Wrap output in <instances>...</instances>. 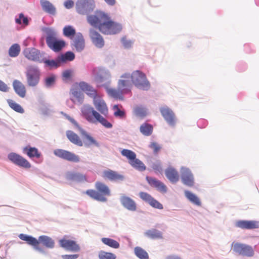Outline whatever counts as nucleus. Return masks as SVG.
<instances>
[{
	"label": "nucleus",
	"instance_id": "54",
	"mask_svg": "<svg viewBox=\"0 0 259 259\" xmlns=\"http://www.w3.org/2000/svg\"><path fill=\"white\" fill-rule=\"evenodd\" d=\"M121 154L122 156L126 157L129 159V161L134 160L136 157V153L132 150L128 149H123L121 151Z\"/></svg>",
	"mask_w": 259,
	"mask_h": 259
},
{
	"label": "nucleus",
	"instance_id": "3",
	"mask_svg": "<svg viewBox=\"0 0 259 259\" xmlns=\"http://www.w3.org/2000/svg\"><path fill=\"white\" fill-rule=\"evenodd\" d=\"M81 112L82 117L90 123H96L98 122L106 128H110L112 127L110 122L90 105H83L81 108Z\"/></svg>",
	"mask_w": 259,
	"mask_h": 259
},
{
	"label": "nucleus",
	"instance_id": "38",
	"mask_svg": "<svg viewBox=\"0 0 259 259\" xmlns=\"http://www.w3.org/2000/svg\"><path fill=\"white\" fill-rule=\"evenodd\" d=\"M134 114L141 118H144L149 113L148 109L144 106H137L134 109Z\"/></svg>",
	"mask_w": 259,
	"mask_h": 259
},
{
	"label": "nucleus",
	"instance_id": "52",
	"mask_svg": "<svg viewBox=\"0 0 259 259\" xmlns=\"http://www.w3.org/2000/svg\"><path fill=\"white\" fill-rule=\"evenodd\" d=\"M56 79V76L53 74H52L46 77L44 80L46 87L48 88L52 87L55 84Z\"/></svg>",
	"mask_w": 259,
	"mask_h": 259
},
{
	"label": "nucleus",
	"instance_id": "26",
	"mask_svg": "<svg viewBox=\"0 0 259 259\" xmlns=\"http://www.w3.org/2000/svg\"><path fill=\"white\" fill-rule=\"evenodd\" d=\"M13 87L15 93L20 97L24 98L26 91L24 84L20 80L15 79L13 82Z\"/></svg>",
	"mask_w": 259,
	"mask_h": 259
},
{
	"label": "nucleus",
	"instance_id": "8",
	"mask_svg": "<svg viewBox=\"0 0 259 259\" xmlns=\"http://www.w3.org/2000/svg\"><path fill=\"white\" fill-rule=\"evenodd\" d=\"M96 7L94 0H77L75 4V8L77 13L82 15H87V17L91 15Z\"/></svg>",
	"mask_w": 259,
	"mask_h": 259
},
{
	"label": "nucleus",
	"instance_id": "18",
	"mask_svg": "<svg viewBox=\"0 0 259 259\" xmlns=\"http://www.w3.org/2000/svg\"><path fill=\"white\" fill-rule=\"evenodd\" d=\"M139 196L145 202L148 203L153 208L162 209L163 207L162 204L152 197L150 194L146 192H140Z\"/></svg>",
	"mask_w": 259,
	"mask_h": 259
},
{
	"label": "nucleus",
	"instance_id": "6",
	"mask_svg": "<svg viewBox=\"0 0 259 259\" xmlns=\"http://www.w3.org/2000/svg\"><path fill=\"white\" fill-rule=\"evenodd\" d=\"M27 85L30 87H36L40 81L41 71L39 68L34 65H30L26 68L25 72Z\"/></svg>",
	"mask_w": 259,
	"mask_h": 259
},
{
	"label": "nucleus",
	"instance_id": "56",
	"mask_svg": "<svg viewBox=\"0 0 259 259\" xmlns=\"http://www.w3.org/2000/svg\"><path fill=\"white\" fill-rule=\"evenodd\" d=\"M151 167L155 171L160 172L162 171L161 163L158 161H156L153 162L151 165Z\"/></svg>",
	"mask_w": 259,
	"mask_h": 259
},
{
	"label": "nucleus",
	"instance_id": "34",
	"mask_svg": "<svg viewBox=\"0 0 259 259\" xmlns=\"http://www.w3.org/2000/svg\"><path fill=\"white\" fill-rule=\"evenodd\" d=\"M66 136L69 141L72 143L79 146H82L83 143L82 141L80 140L78 135L74 133L73 132L71 131H67L66 132Z\"/></svg>",
	"mask_w": 259,
	"mask_h": 259
},
{
	"label": "nucleus",
	"instance_id": "61",
	"mask_svg": "<svg viewBox=\"0 0 259 259\" xmlns=\"http://www.w3.org/2000/svg\"><path fill=\"white\" fill-rule=\"evenodd\" d=\"M79 256L78 254H64L62 255L61 257L63 259H77Z\"/></svg>",
	"mask_w": 259,
	"mask_h": 259
},
{
	"label": "nucleus",
	"instance_id": "4",
	"mask_svg": "<svg viewBox=\"0 0 259 259\" xmlns=\"http://www.w3.org/2000/svg\"><path fill=\"white\" fill-rule=\"evenodd\" d=\"M95 187L97 191L90 189L85 192V194L91 198L97 201L105 202L107 201L106 196L110 195V190L109 187L105 184L97 182L95 184Z\"/></svg>",
	"mask_w": 259,
	"mask_h": 259
},
{
	"label": "nucleus",
	"instance_id": "41",
	"mask_svg": "<svg viewBox=\"0 0 259 259\" xmlns=\"http://www.w3.org/2000/svg\"><path fill=\"white\" fill-rule=\"evenodd\" d=\"M45 63L48 66L51 68H57L60 66L61 61L60 60L59 57L58 56L56 60H47L45 57H43V61L42 63Z\"/></svg>",
	"mask_w": 259,
	"mask_h": 259
},
{
	"label": "nucleus",
	"instance_id": "28",
	"mask_svg": "<svg viewBox=\"0 0 259 259\" xmlns=\"http://www.w3.org/2000/svg\"><path fill=\"white\" fill-rule=\"evenodd\" d=\"M103 177L110 181H121L124 179L123 175L118 174L117 171L112 170H106L103 171Z\"/></svg>",
	"mask_w": 259,
	"mask_h": 259
},
{
	"label": "nucleus",
	"instance_id": "33",
	"mask_svg": "<svg viewBox=\"0 0 259 259\" xmlns=\"http://www.w3.org/2000/svg\"><path fill=\"white\" fill-rule=\"evenodd\" d=\"M23 153L27 154V155L30 158L33 157L39 158L41 154L38 152V149L35 147H31L30 146H26L23 148Z\"/></svg>",
	"mask_w": 259,
	"mask_h": 259
},
{
	"label": "nucleus",
	"instance_id": "43",
	"mask_svg": "<svg viewBox=\"0 0 259 259\" xmlns=\"http://www.w3.org/2000/svg\"><path fill=\"white\" fill-rule=\"evenodd\" d=\"M101 241L105 245L113 248L117 249L119 247V243L116 240L109 238H102Z\"/></svg>",
	"mask_w": 259,
	"mask_h": 259
},
{
	"label": "nucleus",
	"instance_id": "20",
	"mask_svg": "<svg viewBox=\"0 0 259 259\" xmlns=\"http://www.w3.org/2000/svg\"><path fill=\"white\" fill-rule=\"evenodd\" d=\"M120 202L122 206L128 210L135 211L137 209V204L131 198L122 194L120 197Z\"/></svg>",
	"mask_w": 259,
	"mask_h": 259
},
{
	"label": "nucleus",
	"instance_id": "16",
	"mask_svg": "<svg viewBox=\"0 0 259 259\" xmlns=\"http://www.w3.org/2000/svg\"><path fill=\"white\" fill-rule=\"evenodd\" d=\"M60 246L66 250L78 252L80 250L79 245L74 240L61 239L59 241Z\"/></svg>",
	"mask_w": 259,
	"mask_h": 259
},
{
	"label": "nucleus",
	"instance_id": "59",
	"mask_svg": "<svg viewBox=\"0 0 259 259\" xmlns=\"http://www.w3.org/2000/svg\"><path fill=\"white\" fill-rule=\"evenodd\" d=\"M9 88L2 80H0V91L3 92H7L9 91Z\"/></svg>",
	"mask_w": 259,
	"mask_h": 259
},
{
	"label": "nucleus",
	"instance_id": "25",
	"mask_svg": "<svg viewBox=\"0 0 259 259\" xmlns=\"http://www.w3.org/2000/svg\"><path fill=\"white\" fill-rule=\"evenodd\" d=\"M146 180L148 184L151 186L155 188L157 191L162 193L166 192L167 188L166 186L159 180L150 177H146Z\"/></svg>",
	"mask_w": 259,
	"mask_h": 259
},
{
	"label": "nucleus",
	"instance_id": "24",
	"mask_svg": "<svg viewBox=\"0 0 259 259\" xmlns=\"http://www.w3.org/2000/svg\"><path fill=\"white\" fill-rule=\"evenodd\" d=\"M94 105L96 109L102 114L106 116L108 113V107L104 100L100 96L96 97L94 100Z\"/></svg>",
	"mask_w": 259,
	"mask_h": 259
},
{
	"label": "nucleus",
	"instance_id": "53",
	"mask_svg": "<svg viewBox=\"0 0 259 259\" xmlns=\"http://www.w3.org/2000/svg\"><path fill=\"white\" fill-rule=\"evenodd\" d=\"M99 259H116V255L111 252L101 250L98 254Z\"/></svg>",
	"mask_w": 259,
	"mask_h": 259
},
{
	"label": "nucleus",
	"instance_id": "12",
	"mask_svg": "<svg viewBox=\"0 0 259 259\" xmlns=\"http://www.w3.org/2000/svg\"><path fill=\"white\" fill-rule=\"evenodd\" d=\"M8 158L12 163L20 167L24 168H29L31 167V164L25 158L20 155L15 153L11 152L8 154Z\"/></svg>",
	"mask_w": 259,
	"mask_h": 259
},
{
	"label": "nucleus",
	"instance_id": "58",
	"mask_svg": "<svg viewBox=\"0 0 259 259\" xmlns=\"http://www.w3.org/2000/svg\"><path fill=\"white\" fill-rule=\"evenodd\" d=\"M71 71L70 70H66L62 73V78L63 80H68L70 78L71 75Z\"/></svg>",
	"mask_w": 259,
	"mask_h": 259
},
{
	"label": "nucleus",
	"instance_id": "22",
	"mask_svg": "<svg viewBox=\"0 0 259 259\" xmlns=\"http://www.w3.org/2000/svg\"><path fill=\"white\" fill-rule=\"evenodd\" d=\"M90 37L93 44L98 48H102L105 44L101 35L93 29L90 30Z\"/></svg>",
	"mask_w": 259,
	"mask_h": 259
},
{
	"label": "nucleus",
	"instance_id": "15",
	"mask_svg": "<svg viewBox=\"0 0 259 259\" xmlns=\"http://www.w3.org/2000/svg\"><path fill=\"white\" fill-rule=\"evenodd\" d=\"M54 154L57 157L70 162H78L80 161L79 157L70 151L61 149L54 151Z\"/></svg>",
	"mask_w": 259,
	"mask_h": 259
},
{
	"label": "nucleus",
	"instance_id": "5",
	"mask_svg": "<svg viewBox=\"0 0 259 259\" xmlns=\"http://www.w3.org/2000/svg\"><path fill=\"white\" fill-rule=\"evenodd\" d=\"M131 79L133 85L137 89L143 91H148L151 84L145 73L141 70H135L131 73Z\"/></svg>",
	"mask_w": 259,
	"mask_h": 259
},
{
	"label": "nucleus",
	"instance_id": "14",
	"mask_svg": "<svg viewBox=\"0 0 259 259\" xmlns=\"http://www.w3.org/2000/svg\"><path fill=\"white\" fill-rule=\"evenodd\" d=\"M159 110L167 124L171 127H174L176 123V117L173 111L167 106L161 107Z\"/></svg>",
	"mask_w": 259,
	"mask_h": 259
},
{
	"label": "nucleus",
	"instance_id": "32",
	"mask_svg": "<svg viewBox=\"0 0 259 259\" xmlns=\"http://www.w3.org/2000/svg\"><path fill=\"white\" fill-rule=\"evenodd\" d=\"M67 179L77 182H81L86 181L85 176L78 172H68L66 175Z\"/></svg>",
	"mask_w": 259,
	"mask_h": 259
},
{
	"label": "nucleus",
	"instance_id": "55",
	"mask_svg": "<svg viewBox=\"0 0 259 259\" xmlns=\"http://www.w3.org/2000/svg\"><path fill=\"white\" fill-rule=\"evenodd\" d=\"M121 42L123 47L126 49L131 48L134 44V41L132 40L128 39L126 37H123L121 39Z\"/></svg>",
	"mask_w": 259,
	"mask_h": 259
},
{
	"label": "nucleus",
	"instance_id": "2",
	"mask_svg": "<svg viewBox=\"0 0 259 259\" xmlns=\"http://www.w3.org/2000/svg\"><path fill=\"white\" fill-rule=\"evenodd\" d=\"M41 30L46 35V41L48 47L53 51L59 52L65 46V41L58 38V33L54 28L45 27Z\"/></svg>",
	"mask_w": 259,
	"mask_h": 259
},
{
	"label": "nucleus",
	"instance_id": "62",
	"mask_svg": "<svg viewBox=\"0 0 259 259\" xmlns=\"http://www.w3.org/2000/svg\"><path fill=\"white\" fill-rule=\"evenodd\" d=\"M39 243H40V242L37 239V243L35 245H32V246L35 250L39 251V252H40L41 253L45 254V251L42 247H40L38 246Z\"/></svg>",
	"mask_w": 259,
	"mask_h": 259
},
{
	"label": "nucleus",
	"instance_id": "45",
	"mask_svg": "<svg viewBox=\"0 0 259 259\" xmlns=\"http://www.w3.org/2000/svg\"><path fill=\"white\" fill-rule=\"evenodd\" d=\"M79 132L82 136L89 141V145L94 144L97 147L99 146L98 142L83 129L80 128Z\"/></svg>",
	"mask_w": 259,
	"mask_h": 259
},
{
	"label": "nucleus",
	"instance_id": "35",
	"mask_svg": "<svg viewBox=\"0 0 259 259\" xmlns=\"http://www.w3.org/2000/svg\"><path fill=\"white\" fill-rule=\"evenodd\" d=\"M145 236L152 239L162 238V233L155 229H151L144 232Z\"/></svg>",
	"mask_w": 259,
	"mask_h": 259
},
{
	"label": "nucleus",
	"instance_id": "63",
	"mask_svg": "<svg viewBox=\"0 0 259 259\" xmlns=\"http://www.w3.org/2000/svg\"><path fill=\"white\" fill-rule=\"evenodd\" d=\"M39 243H40V242L37 239V243L35 245H32V246L35 250L39 251V252H40L41 253L45 254V251L42 247H40L38 246Z\"/></svg>",
	"mask_w": 259,
	"mask_h": 259
},
{
	"label": "nucleus",
	"instance_id": "10",
	"mask_svg": "<svg viewBox=\"0 0 259 259\" xmlns=\"http://www.w3.org/2000/svg\"><path fill=\"white\" fill-rule=\"evenodd\" d=\"M130 79L131 73L125 72L120 76V79L118 80L117 88L124 94H128L131 93L133 84Z\"/></svg>",
	"mask_w": 259,
	"mask_h": 259
},
{
	"label": "nucleus",
	"instance_id": "60",
	"mask_svg": "<svg viewBox=\"0 0 259 259\" xmlns=\"http://www.w3.org/2000/svg\"><path fill=\"white\" fill-rule=\"evenodd\" d=\"M74 3L72 0H67L64 3V6L67 9H70L74 6Z\"/></svg>",
	"mask_w": 259,
	"mask_h": 259
},
{
	"label": "nucleus",
	"instance_id": "19",
	"mask_svg": "<svg viewBox=\"0 0 259 259\" xmlns=\"http://www.w3.org/2000/svg\"><path fill=\"white\" fill-rule=\"evenodd\" d=\"M79 89L90 97L93 99V100L98 97L96 90H95L92 85L84 81H80L77 83Z\"/></svg>",
	"mask_w": 259,
	"mask_h": 259
},
{
	"label": "nucleus",
	"instance_id": "50",
	"mask_svg": "<svg viewBox=\"0 0 259 259\" xmlns=\"http://www.w3.org/2000/svg\"><path fill=\"white\" fill-rule=\"evenodd\" d=\"M59 57L61 63H63L73 60L75 58V55L73 52L68 51L64 54H61Z\"/></svg>",
	"mask_w": 259,
	"mask_h": 259
},
{
	"label": "nucleus",
	"instance_id": "49",
	"mask_svg": "<svg viewBox=\"0 0 259 259\" xmlns=\"http://www.w3.org/2000/svg\"><path fill=\"white\" fill-rule=\"evenodd\" d=\"M19 238L23 241H25L30 245H35L37 243V239L35 238L24 234H20Z\"/></svg>",
	"mask_w": 259,
	"mask_h": 259
},
{
	"label": "nucleus",
	"instance_id": "42",
	"mask_svg": "<svg viewBox=\"0 0 259 259\" xmlns=\"http://www.w3.org/2000/svg\"><path fill=\"white\" fill-rule=\"evenodd\" d=\"M134 253L139 259H149L148 253L141 247L137 246L135 247Z\"/></svg>",
	"mask_w": 259,
	"mask_h": 259
},
{
	"label": "nucleus",
	"instance_id": "17",
	"mask_svg": "<svg viewBox=\"0 0 259 259\" xmlns=\"http://www.w3.org/2000/svg\"><path fill=\"white\" fill-rule=\"evenodd\" d=\"M104 83L103 84H100V87H104L109 96L112 97L115 99H118L120 100H123L124 99L123 95L124 94L121 92L120 90L110 88L111 83Z\"/></svg>",
	"mask_w": 259,
	"mask_h": 259
},
{
	"label": "nucleus",
	"instance_id": "23",
	"mask_svg": "<svg viewBox=\"0 0 259 259\" xmlns=\"http://www.w3.org/2000/svg\"><path fill=\"white\" fill-rule=\"evenodd\" d=\"M71 46L77 52H81L85 47L84 39L83 35L80 32L77 33L71 43Z\"/></svg>",
	"mask_w": 259,
	"mask_h": 259
},
{
	"label": "nucleus",
	"instance_id": "31",
	"mask_svg": "<svg viewBox=\"0 0 259 259\" xmlns=\"http://www.w3.org/2000/svg\"><path fill=\"white\" fill-rule=\"evenodd\" d=\"M40 243L48 248H53L55 247V241L50 237L46 235L40 236L37 239Z\"/></svg>",
	"mask_w": 259,
	"mask_h": 259
},
{
	"label": "nucleus",
	"instance_id": "13",
	"mask_svg": "<svg viewBox=\"0 0 259 259\" xmlns=\"http://www.w3.org/2000/svg\"><path fill=\"white\" fill-rule=\"evenodd\" d=\"M180 176L182 182L184 185L190 187L194 186V177L189 168L185 166L181 167L180 169Z\"/></svg>",
	"mask_w": 259,
	"mask_h": 259
},
{
	"label": "nucleus",
	"instance_id": "47",
	"mask_svg": "<svg viewBox=\"0 0 259 259\" xmlns=\"http://www.w3.org/2000/svg\"><path fill=\"white\" fill-rule=\"evenodd\" d=\"M7 102L9 106L14 111L20 113H23L24 112V110L20 105L16 103L12 99H8Z\"/></svg>",
	"mask_w": 259,
	"mask_h": 259
},
{
	"label": "nucleus",
	"instance_id": "7",
	"mask_svg": "<svg viewBox=\"0 0 259 259\" xmlns=\"http://www.w3.org/2000/svg\"><path fill=\"white\" fill-rule=\"evenodd\" d=\"M92 74L94 77L96 82L100 87V84H103V82L111 83V74L110 71L102 67H98L94 68L92 70Z\"/></svg>",
	"mask_w": 259,
	"mask_h": 259
},
{
	"label": "nucleus",
	"instance_id": "21",
	"mask_svg": "<svg viewBox=\"0 0 259 259\" xmlns=\"http://www.w3.org/2000/svg\"><path fill=\"white\" fill-rule=\"evenodd\" d=\"M235 226L242 229L250 230L259 228V222L256 221L239 220L236 221Z\"/></svg>",
	"mask_w": 259,
	"mask_h": 259
},
{
	"label": "nucleus",
	"instance_id": "29",
	"mask_svg": "<svg viewBox=\"0 0 259 259\" xmlns=\"http://www.w3.org/2000/svg\"><path fill=\"white\" fill-rule=\"evenodd\" d=\"M40 5L42 10L46 13L55 15L56 13V9L55 7L48 0H40Z\"/></svg>",
	"mask_w": 259,
	"mask_h": 259
},
{
	"label": "nucleus",
	"instance_id": "64",
	"mask_svg": "<svg viewBox=\"0 0 259 259\" xmlns=\"http://www.w3.org/2000/svg\"><path fill=\"white\" fill-rule=\"evenodd\" d=\"M198 126L200 128L205 127L207 124V122L204 119H200L197 122Z\"/></svg>",
	"mask_w": 259,
	"mask_h": 259
},
{
	"label": "nucleus",
	"instance_id": "36",
	"mask_svg": "<svg viewBox=\"0 0 259 259\" xmlns=\"http://www.w3.org/2000/svg\"><path fill=\"white\" fill-rule=\"evenodd\" d=\"M184 194L187 199L191 203L197 206L201 205V201L200 199L195 194L193 193L189 190L185 191Z\"/></svg>",
	"mask_w": 259,
	"mask_h": 259
},
{
	"label": "nucleus",
	"instance_id": "51",
	"mask_svg": "<svg viewBox=\"0 0 259 259\" xmlns=\"http://www.w3.org/2000/svg\"><path fill=\"white\" fill-rule=\"evenodd\" d=\"M63 33L65 37L72 38L76 34V31L73 26L66 25L63 29Z\"/></svg>",
	"mask_w": 259,
	"mask_h": 259
},
{
	"label": "nucleus",
	"instance_id": "9",
	"mask_svg": "<svg viewBox=\"0 0 259 259\" xmlns=\"http://www.w3.org/2000/svg\"><path fill=\"white\" fill-rule=\"evenodd\" d=\"M232 248L236 254L243 256L252 257L254 254L253 247L244 243L233 242Z\"/></svg>",
	"mask_w": 259,
	"mask_h": 259
},
{
	"label": "nucleus",
	"instance_id": "1",
	"mask_svg": "<svg viewBox=\"0 0 259 259\" xmlns=\"http://www.w3.org/2000/svg\"><path fill=\"white\" fill-rule=\"evenodd\" d=\"M88 22L92 26L98 28L105 34H115L121 30L122 25L110 20L109 16L101 11H96L95 13L89 16Z\"/></svg>",
	"mask_w": 259,
	"mask_h": 259
},
{
	"label": "nucleus",
	"instance_id": "11",
	"mask_svg": "<svg viewBox=\"0 0 259 259\" xmlns=\"http://www.w3.org/2000/svg\"><path fill=\"white\" fill-rule=\"evenodd\" d=\"M24 56L29 60L42 63L45 53L34 48H27L23 52Z\"/></svg>",
	"mask_w": 259,
	"mask_h": 259
},
{
	"label": "nucleus",
	"instance_id": "48",
	"mask_svg": "<svg viewBox=\"0 0 259 259\" xmlns=\"http://www.w3.org/2000/svg\"><path fill=\"white\" fill-rule=\"evenodd\" d=\"M19 238L23 241H25L30 245H35L37 243V239L35 238L24 234H20Z\"/></svg>",
	"mask_w": 259,
	"mask_h": 259
},
{
	"label": "nucleus",
	"instance_id": "27",
	"mask_svg": "<svg viewBox=\"0 0 259 259\" xmlns=\"http://www.w3.org/2000/svg\"><path fill=\"white\" fill-rule=\"evenodd\" d=\"M165 176L172 183H176L179 180L178 171L171 166H169L165 170Z\"/></svg>",
	"mask_w": 259,
	"mask_h": 259
},
{
	"label": "nucleus",
	"instance_id": "57",
	"mask_svg": "<svg viewBox=\"0 0 259 259\" xmlns=\"http://www.w3.org/2000/svg\"><path fill=\"white\" fill-rule=\"evenodd\" d=\"M149 147L153 150L154 153H157L161 148L159 145L155 142L151 143Z\"/></svg>",
	"mask_w": 259,
	"mask_h": 259
},
{
	"label": "nucleus",
	"instance_id": "37",
	"mask_svg": "<svg viewBox=\"0 0 259 259\" xmlns=\"http://www.w3.org/2000/svg\"><path fill=\"white\" fill-rule=\"evenodd\" d=\"M113 114L115 117L123 119L125 117V112L121 105H114L112 107Z\"/></svg>",
	"mask_w": 259,
	"mask_h": 259
},
{
	"label": "nucleus",
	"instance_id": "30",
	"mask_svg": "<svg viewBox=\"0 0 259 259\" xmlns=\"http://www.w3.org/2000/svg\"><path fill=\"white\" fill-rule=\"evenodd\" d=\"M72 96L75 99H71L72 101L76 104L80 105L82 104L84 100V94L76 87H73L70 91Z\"/></svg>",
	"mask_w": 259,
	"mask_h": 259
},
{
	"label": "nucleus",
	"instance_id": "44",
	"mask_svg": "<svg viewBox=\"0 0 259 259\" xmlns=\"http://www.w3.org/2000/svg\"><path fill=\"white\" fill-rule=\"evenodd\" d=\"M20 51L21 48L20 45L18 44H14L9 49V55L11 57H16L19 55Z\"/></svg>",
	"mask_w": 259,
	"mask_h": 259
},
{
	"label": "nucleus",
	"instance_id": "39",
	"mask_svg": "<svg viewBox=\"0 0 259 259\" xmlns=\"http://www.w3.org/2000/svg\"><path fill=\"white\" fill-rule=\"evenodd\" d=\"M153 127L152 125L147 122H145L141 125L140 131L142 135L145 136H150L153 132Z\"/></svg>",
	"mask_w": 259,
	"mask_h": 259
},
{
	"label": "nucleus",
	"instance_id": "46",
	"mask_svg": "<svg viewBox=\"0 0 259 259\" xmlns=\"http://www.w3.org/2000/svg\"><path fill=\"white\" fill-rule=\"evenodd\" d=\"M15 23L19 25H23L26 26L29 24V20L27 17L25 16L23 13H20L16 16L15 18Z\"/></svg>",
	"mask_w": 259,
	"mask_h": 259
},
{
	"label": "nucleus",
	"instance_id": "40",
	"mask_svg": "<svg viewBox=\"0 0 259 259\" xmlns=\"http://www.w3.org/2000/svg\"><path fill=\"white\" fill-rule=\"evenodd\" d=\"M131 166L137 170L143 171L146 169V166L144 163L139 159L135 158L134 160L129 161Z\"/></svg>",
	"mask_w": 259,
	"mask_h": 259
}]
</instances>
